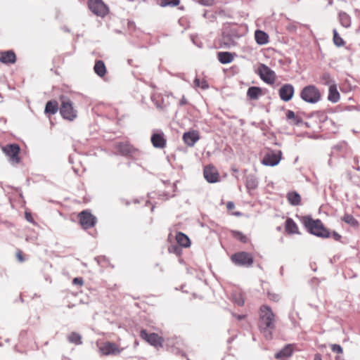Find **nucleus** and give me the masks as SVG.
<instances>
[{
    "instance_id": "f257e3e1",
    "label": "nucleus",
    "mask_w": 360,
    "mask_h": 360,
    "mask_svg": "<svg viewBox=\"0 0 360 360\" xmlns=\"http://www.w3.org/2000/svg\"><path fill=\"white\" fill-rule=\"evenodd\" d=\"M275 315L271 309L266 304H263L259 308V327L264 333H268L275 328Z\"/></svg>"
},
{
    "instance_id": "f03ea898",
    "label": "nucleus",
    "mask_w": 360,
    "mask_h": 360,
    "mask_svg": "<svg viewBox=\"0 0 360 360\" xmlns=\"http://www.w3.org/2000/svg\"><path fill=\"white\" fill-rule=\"evenodd\" d=\"M96 344L103 356H117L123 351L120 345L113 342L97 340Z\"/></svg>"
},
{
    "instance_id": "7ed1b4c3",
    "label": "nucleus",
    "mask_w": 360,
    "mask_h": 360,
    "mask_svg": "<svg viewBox=\"0 0 360 360\" xmlns=\"http://www.w3.org/2000/svg\"><path fill=\"white\" fill-rule=\"evenodd\" d=\"M231 260L234 264L245 267H250L254 263L252 254L245 251L233 254Z\"/></svg>"
},
{
    "instance_id": "20e7f679",
    "label": "nucleus",
    "mask_w": 360,
    "mask_h": 360,
    "mask_svg": "<svg viewBox=\"0 0 360 360\" xmlns=\"http://www.w3.org/2000/svg\"><path fill=\"white\" fill-rule=\"evenodd\" d=\"M61 104L60 112L64 119L70 121L74 120L77 117V110L73 107L72 102L69 98H60Z\"/></svg>"
},
{
    "instance_id": "39448f33",
    "label": "nucleus",
    "mask_w": 360,
    "mask_h": 360,
    "mask_svg": "<svg viewBox=\"0 0 360 360\" xmlns=\"http://www.w3.org/2000/svg\"><path fill=\"white\" fill-rule=\"evenodd\" d=\"M257 73L261 79L268 84H273L276 82V76L274 71L264 64L260 63L259 65Z\"/></svg>"
},
{
    "instance_id": "423d86ee",
    "label": "nucleus",
    "mask_w": 360,
    "mask_h": 360,
    "mask_svg": "<svg viewBox=\"0 0 360 360\" xmlns=\"http://www.w3.org/2000/svg\"><path fill=\"white\" fill-rule=\"evenodd\" d=\"M78 219L84 229L93 228L97 222L96 217L88 210H84L79 213Z\"/></svg>"
},
{
    "instance_id": "0eeeda50",
    "label": "nucleus",
    "mask_w": 360,
    "mask_h": 360,
    "mask_svg": "<svg viewBox=\"0 0 360 360\" xmlns=\"http://www.w3.org/2000/svg\"><path fill=\"white\" fill-rule=\"evenodd\" d=\"M88 6L98 16L103 17L108 13L107 6L101 0H89Z\"/></svg>"
},
{
    "instance_id": "6e6552de",
    "label": "nucleus",
    "mask_w": 360,
    "mask_h": 360,
    "mask_svg": "<svg viewBox=\"0 0 360 360\" xmlns=\"http://www.w3.org/2000/svg\"><path fill=\"white\" fill-rule=\"evenodd\" d=\"M3 152L9 157L10 160L13 163H19L20 159L19 153L20 151V146L16 143L8 144L2 147Z\"/></svg>"
},
{
    "instance_id": "1a4fd4ad",
    "label": "nucleus",
    "mask_w": 360,
    "mask_h": 360,
    "mask_svg": "<svg viewBox=\"0 0 360 360\" xmlns=\"http://www.w3.org/2000/svg\"><path fill=\"white\" fill-rule=\"evenodd\" d=\"M140 337L154 347H160L163 343V338L156 333H148L146 330H141Z\"/></svg>"
},
{
    "instance_id": "9d476101",
    "label": "nucleus",
    "mask_w": 360,
    "mask_h": 360,
    "mask_svg": "<svg viewBox=\"0 0 360 360\" xmlns=\"http://www.w3.org/2000/svg\"><path fill=\"white\" fill-rule=\"evenodd\" d=\"M203 175L209 183L213 184L219 181V174L217 168L212 165H208L204 167Z\"/></svg>"
},
{
    "instance_id": "9b49d317",
    "label": "nucleus",
    "mask_w": 360,
    "mask_h": 360,
    "mask_svg": "<svg viewBox=\"0 0 360 360\" xmlns=\"http://www.w3.org/2000/svg\"><path fill=\"white\" fill-rule=\"evenodd\" d=\"M282 153L281 150L277 152L271 151L266 153L262 160V163L266 166H276L281 160Z\"/></svg>"
},
{
    "instance_id": "f8f14e48",
    "label": "nucleus",
    "mask_w": 360,
    "mask_h": 360,
    "mask_svg": "<svg viewBox=\"0 0 360 360\" xmlns=\"http://www.w3.org/2000/svg\"><path fill=\"white\" fill-rule=\"evenodd\" d=\"M200 139V132L197 130H190L183 134L184 143L188 147H193Z\"/></svg>"
},
{
    "instance_id": "ddd939ff",
    "label": "nucleus",
    "mask_w": 360,
    "mask_h": 360,
    "mask_svg": "<svg viewBox=\"0 0 360 360\" xmlns=\"http://www.w3.org/2000/svg\"><path fill=\"white\" fill-rule=\"evenodd\" d=\"M150 141L153 147L157 148H164L167 144V139L162 131L153 134L150 138Z\"/></svg>"
},
{
    "instance_id": "4468645a",
    "label": "nucleus",
    "mask_w": 360,
    "mask_h": 360,
    "mask_svg": "<svg viewBox=\"0 0 360 360\" xmlns=\"http://www.w3.org/2000/svg\"><path fill=\"white\" fill-rule=\"evenodd\" d=\"M294 95V88L292 85L286 84L283 85L279 89V96L284 101H289Z\"/></svg>"
},
{
    "instance_id": "2eb2a0df",
    "label": "nucleus",
    "mask_w": 360,
    "mask_h": 360,
    "mask_svg": "<svg viewBox=\"0 0 360 360\" xmlns=\"http://www.w3.org/2000/svg\"><path fill=\"white\" fill-rule=\"evenodd\" d=\"M116 148L123 155H132L138 151L136 148L128 142L119 143L117 144Z\"/></svg>"
},
{
    "instance_id": "dca6fc26",
    "label": "nucleus",
    "mask_w": 360,
    "mask_h": 360,
    "mask_svg": "<svg viewBox=\"0 0 360 360\" xmlns=\"http://www.w3.org/2000/svg\"><path fill=\"white\" fill-rule=\"evenodd\" d=\"M301 98L309 103L315 102V87L314 86H307L304 87L300 93Z\"/></svg>"
},
{
    "instance_id": "f3484780",
    "label": "nucleus",
    "mask_w": 360,
    "mask_h": 360,
    "mask_svg": "<svg viewBox=\"0 0 360 360\" xmlns=\"http://www.w3.org/2000/svg\"><path fill=\"white\" fill-rule=\"evenodd\" d=\"M16 61V55L13 51L0 52V62L4 64H13Z\"/></svg>"
},
{
    "instance_id": "a211bd4d",
    "label": "nucleus",
    "mask_w": 360,
    "mask_h": 360,
    "mask_svg": "<svg viewBox=\"0 0 360 360\" xmlns=\"http://www.w3.org/2000/svg\"><path fill=\"white\" fill-rule=\"evenodd\" d=\"M300 220L310 233L315 235V220L311 217L302 216L300 217Z\"/></svg>"
},
{
    "instance_id": "6ab92c4d",
    "label": "nucleus",
    "mask_w": 360,
    "mask_h": 360,
    "mask_svg": "<svg viewBox=\"0 0 360 360\" xmlns=\"http://www.w3.org/2000/svg\"><path fill=\"white\" fill-rule=\"evenodd\" d=\"M293 351V345H288L278 352L275 354V358L278 360H285L292 355Z\"/></svg>"
},
{
    "instance_id": "aec40b11",
    "label": "nucleus",
    "mask_w": 360,
    "mask_h": 360,
    "mask_svg": "<svg viewBox=\"0 0 360 360\" xmlns=\"http://www.w3.org/2000/svg\"><path fill=\"white\" fill-rule=\"evenodd\" d=\"M316 237L327 238L330 237V232L325 228L321 220L316 219Z\"/></svg>"
},
{
    "instance_id": "412c9836",
    "label": "nucleus",
    "mask_w": 360,
    "mask_h": 360,
    "mask_svg": "<svg viewBox=\"0 0 360 360\" xmlns=\"http://www.w3.org/2000/svg\"><path fill=\"white\" fill-rule=\"evenodd\" d=\"M285 230L288 234L300 233L297 224L291 218L286 219L285 222Z\"/></svg>"
},
{
    "instance_id": "4be33fe9",
    "label": "nucleus",
    "mask_w": 360,
    "mask_h": 360,
    "mask_svg": "<svg viewBox=\"0 0 360 360\" xmlns=\"http://www.w3.org/2000/svg\"><path fill=\"white\" fill-rule=\"evenodd\" d=\"M262 95L263 90L258 86H251L247 91V96L250 100H257Z\"/></svg>"
},
{
    "instance_id": "5701e85b",
    "label": "nucleus",
    "mask_w": 360,
    "mask_h": 360,
    "mask_svg": "<svg viewBox=\"0 0 360 360\" xmlns=\"http://www.w3.org/2000/svg\"><path fill=\"white\" fill-rule=\"evenodd\" d=\"M340 96L338 91L336 84H331L328 89V99L332 103H337L340 100Z\"/></svg>"
},
{
    "instance_id": "b1692460",
    "label": "nucleus",
    "mask_w": 360,
    "mask_h": 360,
    "mask_svg": "<svg viewBox=\"0 0 360 360\" xmlns=\"http://www.w3.org/2000/svg\"><path fill=\"white\" fill-rule=\"evenodd\" d=\"M177 243L183 248H188L191 245L189 238L182 232H177L176 235Z\"/></svg>"
},
{
    "instance_id": "393cba45",
    "label": "nucleus",
    "mask_w": 360,
    "mask_h": 360,
    "mask_svg": "<svg viewBox=\"0 0 360 360\" xmlns=\"http://www.w3.org/2000/svg\"><path fill=\"white\" fill-rule=\"evenodd\" d=\"M286 198L288 202L293 206L299 205L301 202V196L295 191H290L288 193Z\"/></svg>"
},
{
    "instance_id": "a878e982",
    "label": "nucleus",
    "mask_w": 360,
    "mask_h": 360,
    "mask_svg": "<svg viewBox=\"0 0 360 360\" xmlns=\"http://www.w3.org/2000/svg\"><path fill=\"white\" fill-rule=\"evenodd\" d=\"M255 38L257 43L260 45H264L269 42L268 34L262 30H257L255 32Z\"/></svg>"
},
{
    "instance_id": "bb28decb",
    "label": "nucleus",
    "mask_w": 360,
    "mask_h": 360,
    "mask_svg": "<svg viewBox=\"0 0 360 360\" xmlns=\"http://www.w3.org/2000/svg\"><path fill=\"white\" fill-rule=\"evenodd\" d=\"M217 58L219 62L222 64L231 63L233 60V55L230 52H219Z\"/></svg>"
},
{
    "instance_id": "cd10ccee",
    "label": "nucleus",
    "mask_w": 360,
    "mask_h": 360,
    "mask_svg": "<svg viewBox=\"0 0 360 360\" xmlns=\"http://www.w3.org/2000/svg\"><path fill=\"white\" fill-rule=\"evenodd\" d=\"M94 72L101 77L106 74V67L102 60H96L94 67Z\"/></svg>"
},
{
    "instance_id": "c85d7f7f",
    "label": "nucleus",
    "mask_w": 360,
    "mask_h": 360,
    "mask_svg": "<svg viewBox=\"0 0 360 360\" xmlns=\"http://www.w3.org/2000/svg\"><path fill=\"white\" fill-rule=\"evenodd\" d=\"M231 235L233 238L243 243H247L249 242V238H248V236L241 231L231 230Z\"/></svg>"
},
{
    "instance_id": "c756f323",
    "label": "nucleus",
    "mask_w": 360,
    "mask_h": 360,
    "mask_svg": "<svg viewBox=\"0 0 360 360\" xmlns=\"http://www.w3.org/2000/svg\"><path fill=\"white\" fill-rule=\"evenodd\" d=\"M58 110V104L56 101H49L46 103L45 107V112L50 114H55Z\"/></svg>"
},
{
    "instance_id": "7c9ffc66",
    "label": "nucleus",
    "mask_w": 360,
    "mask_h": 360,
    "mask_svg": "<svg viewBox=\"0 0 360 360\" xmlns=\"http://www.w3.org/2000/svg\"><path fill=\"white\" fill-rule=\"evenodd\" d=\"M339 20L343 27L348 28L351 26V17L345 12L339 13Z\"/></svg>"
},
{
    "instance_id": "2f4dec72",
    "label": "nucleus",
    "mask_w": 360,
    "mask_h": 360,
    "mask_svg": "<svg viewBox=\"0 0 360 360\" xmlns=\"http://www.w3.org/2000/svg\"><path fill=\"white\" fill-rule=\"evenodd\" d=\"M68 340L70 342L73 343L76 345H81L82 343V336L77 332H72L68 336Z\"/></svg>"
},
{
    "instance_id": "473e14b6",
    "label": "nucleus",
    "mask_w": 360,
    "mask_h": 360,
    "mask_svg": "<svg viewBox=\"0 0 360 360\" xmlns=\"http://www.w3.org/2000/svg\"><path fill=\"white\" fill-rule=\"evenodd\" d=\"M342 220L346 224L350 225L352 227L357 228L359 226V221L351 214H345Z\"/></svg>"
},
{
    "instance_id": "72a5a7b5",
    "label": "nucleus",
    "mask_w": 360,
    "mask_h": 360,
    "mask_svg": "<svg viewBox=\"0 0 360 360\" xmlns=\"http://www.w3.org/2000/svg\"><path fill=\"white\" fill-rule=\"evenodd\" d=\"M333 42L334 44L338 46V47H341V46H343L345 45V41L343 40V39L339 35L338 31L336 30V29H334L333 30Z\"/></svg>"
},
{
    "instance_id": "f704fd0d",
    "label": "nucleus",
    "mask_w": 360,
    "mask_h": 360,
    "mask_svg": "<svg viewBox=\"0 0 360 360\" xmlns=\"http://www.w3.org/2000/svg\"><path fill=\"white\" fill-rule=\"evenodd\" d=\"M321 82L325 85L330 86L335 84L328 73H323L320 77Z\"/></svg>"
},
{
    "instance_id": "c9c22d12",
    "label": "nucleus",
    "mask_w": 360,
    "mask_h": 360,
    "mask_svg": "<svg viewBox=\"0 0 360 360\" xmlns=\"http://www.w3.org/2000/svg\"><path fill=\"white\" fill-rule=\"evenodd\" d=\"M286 117L288 120H291L293 124H298L300 122L298 117L290 110H287Z\"/></svg>"
},
{
    "instance_id": "e433bc0d",
    "label": "nucleus",
    "mask_w": 360,
    "mask_h": 360,
    "mask_svg": "<svg viewBox=\"0 0 360 360\" xmlns=\"http://www.w3.org/2000/svg\"><path fill=\"white\" fill-rule=\"evenodd\" d=\"M194 85L195 87H200L202 89H206L209 86L207 82L205 80H204V79L200 80L198 78L195 79Z\"/></svg>"
},
{
    "instance_id": "4c0bfd02",
    "label": "nucleus",
    "mask_w": 360,
    "mask_h": 360,
    "mask_svg": "<svg viewBox=\"0 0 360 360\" xmlns=\"http://www.w3.org/2000/svg\"><path fill=\"white\" fill-rule=\"evenodd\" d=\"M179 4V0H162L160 6H176Z\"/></svg>"
},
{
    "instance_id": "58836bf2",
    "label": "nucleus",
    "mask_w": 360,
    "mask_h": 360,
    "mask_svg": "<svg viewBox=\"0 0 360 360\" xmlns=\"http://www.w3.org/2000/svg\"><path fill=\"white\" fill-rule=\"evenodd\" d=\"M246 187L248 189H255V188H256L257 187V180L255 178H253V177L248 178L247 181H246Z\"/></svg>"
},
{
    "instance_id": "ea45409f",
    "label": "nucleus",
    "mask_w": 360,
    "mask_h": 360,
    "mask_svg": "<svg viewBox=\"0 0 360 360\" xmlns=\"http://www.w3.org/2000/svg\"><path fill=\"white\" fill-rule=\"evenodd\" d=\"M331 349L336 354H342L343 352L342 347L337 344L332 345Z\"/></svg>"
},
{
    "instance_id": "a19ab883",
    "label": "nucleus",
    "mask_w": 360,
    "mask_h": 360,
    "mask_svg": "<svg viewBox=\"0 0 360 360\" xmlns=\"http://www.w3.org/2000/svg\"><path fill=\"white\" fill-rule=\"evenodd\" d=\"M15 256H16V258L20 262H22L25 261V255L23 254V252L20 250H18L16 251V253H15Z\"/></svg>"
},
{
    "instance_id": "79ce46f5",
    "label": "nucleus",
    "mask_w": 360,
    "mask_h": 360,
    "mask_svg": "<svg viewBox=\"0 0 360 360\" xmlns=\"http://www.w3.org/2000/svg\"><path fill=\"white\" fill-rule=\"evenodd\" d=\"M74 285L82 286L84 285V281L82 278H75L72 281Z\"/></svg>"
},
{
    "instance_id": "37998d69",
    "label": "nucleus",
    "mask_w": 360,
    "mask_h": 360,
    "mask_svg": "<svg viewBox=\"0 0 360 360\" xmlns=\"http://www.w3.org/2000/svg\"><path fill=\"white\" fill-rule=\"evenodd\" d=\"M330 236L333 237V238L335 240V241H340L342 236L337 232L335 231H333L331 233H330Z\"/></svg>"
},
{
    "instance_id": "c03bdc74",
    "label": "nucleus",
    "mask_w": 360,
    "mask_h": 360,
    "mask_svg": "<svg viewBox=\"0 0 360 360\" xmlns=\"http://www.w3.org/2000/svg\"><path fill=\"white\" fill-rule=\"evenodd\" d=\"M25 217L26 220L29 222L34 223V219L30 212H25Z\"/></svg>"
},
{
    "instance_id": "a18cd8bd",
    "label": "nucleus",
    "mask_w": 360,
    "mask_h": 360,
    "mask_svg": "<svg viewBox=\"0 0 360 360\" xmlns=\"http://www.w3.org/2000/svg\"><path fill=\"white\" fill-rule=\"evenodd\" d=\"M156 98H157V96H156V95H154V96H153V101L154 102H155V105H157V107H158V108H160V109H163V108L165 107V105H162V104H160V103H159L158 101H156Z\"/></svg>"
},
{
    "instance_id": "49530a36",
    "label": "nucleus",
    "mask_w": 360,
    "mask_h": 360,
    "mask_svg": "<svg viewBox=\"0 0 360 360\" xmlns=\"http://www.w3.org/2000/svg\"><path fill=\"white\" fill-rule=\"evenodd\" d=\"M226 208L228 210L231 211V210H233L234 208H235V205L233 202L231 201H229L227 203H226Z\"/></svg>"
},
{
    "instance_id": "de8ad7c7",
    "label": "nucleus",
    "mask_w": 360,
    "mask_h": 360,
    "mask_svg": "<svg viewBox=\"0 0 360 360\" xmlns=\"http://www.w3.org/2000/svg\"><path fill=\"white\" fill-rule=\"evenodd\" d=\"M200 3L206 6H210L212 4L213 0H200Z\"/></svg>"
},
{
    "instance_id": "09e8293b",
    "label": "nucleus",
    "mask_w": 360,
    "mask_h": 360,
    "mask_svg": "<svg viewBox=\"0 0 360 360\" xmlns=\"http://www.w3.org/2000/svg\"><path fill=\"white\" fill-rule=\"evenodd\" d=\"M268 297H269V298L270 300H276V297H277V296H276V295H274V294H272V295H271V294H270V293H269V294H268Z\"/></svg>"
},
{
    "instance_id": "8fccbe9b",
    "label": "nucleus",
    "mask_w": 360,
    "mask_h": 360,
    "mask_svg": "<svg viewBox=\"0 0 360 360\" xmlns=\"http://www.w3.org/2000/svg\"><path fill=\"white\" fill-rule=\"evenodd\" d=\"M236 302L239 306H242L244 304V300L243 298H240L238 300L236 301Z\"/></svg>"
},
{
    "instance_id": "3c124183",
    "label": "nucleus",
    "mask_w": 360,
    "mask_h": 360,
    "mask_svg": "<svg viewBox=\"0 0 360 360\" xmlns=\"http://www.w3.org/2000/svg\"><path fill=\"white\" fill-rule=\"evenodd\" d=\"M238 320L243 319L246 317L245 315H234Z\"/></svg>"
},
{
    "instance_id": "603ef678",
    "label": "nucleus",
    "mask_w": 360,
    "mask_h": 360,
    "mask_svg": "<svg viewBox=\"0 0 360 360\" xmlns=\"http://www.w3.org/2000/svg\"><path fill=\"white\" fill-rule=\"evenodd\" d=\"M231 214L236 216V217H240L242 215L241 212H232Z\"/></svg>"
},
{
    "instance_id": "864d4df0",
    "label": "nucleus",
    "mask_w": 360,
    "mask_h": 360,
    "mask_svg": "<svg viewBox=\"0 0 360 360\" xmlns=\"http://www.w3.org/2000/svg\"><path fill=\"white\" fill-rule=\"evenodd\" d=\"M316 102L319 101V98L321 97V94L316 90Z\"/></svg>"
},
{
    "instance_id": "5fc2aeb1",
    "label": "nucleus",
    "mask_w": 360,
    "mask_h": 360,
    "mask_svg": "<svg viewBox=\"0 0 360 360\" xmlns=\"http://www.w3.org/2000/svg\"><path fill=\"white\" fill-rule=\"evenodd\" d=\"M316 360H321L320 356L316 355Z\"/></svg>"
}]
</instances>
